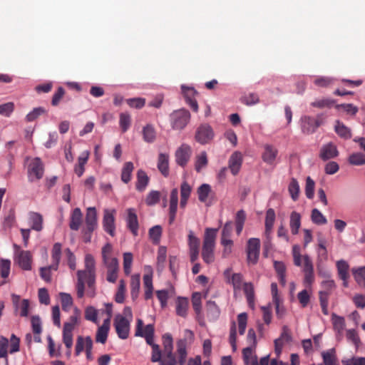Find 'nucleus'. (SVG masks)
I'll return each mask as SVG.
<instances>
[{"label":"nucleus","mask_w":365,"mask_h":365,"mask_svg":"<svg viewBox=\"0 0 365 365\" xmlns=\"http://www.w3.org/2000/svg\"><path fill=\"white\" fill-rule=\"evenodd\" d=\"M331 322L334 330L336 332V336L338 339H341L343 336V332L346 327L345 319L344 317L332 314Z\"/></svg>","instance_id":"nucleus-20"},{"label":"nucleus","mask_w":365,"mask_h":365,"mask_svg":"<svg viewBox=\"0 0 365 365\" xmlns=\"http://www.w3.org/2000/svg\"><path fill=\"white\" fill-rule=\"evenodd\" d=\"M136 336L146 337L154 335V326L148 324L143 327V322L140 319H137L135 334Z\"/></svg>","instance_id":"nucleus-24"},{"label":"nucleus","mask_w":365,"mask_h":365,"mask_svg":"<svg viewBox=\"0 0 365 365\" xmlns=\"http://www.w3.org/2000/svg\"><path fill=\"white\" fill-rule=\"evenodd\" d=\"M243 290L246 295L247 300L249 306L252 308H255V292L254 287L252 283H244Z\"/></svg>","instance_id":"nucleus-41"},{"label":"nucleus","mask_w":365,"mask_h":365,"mask_svg":"<svg viewBox=\"0 0 365 365\" xmlns=\"http://www.w3.org/2000/svg\"><path fill=\"white\" fill-rule=\"evenodd\" d=\"M233 231V226L232 221H227L225 222L222 228L220 241L224 240H232V235Z\"/></svg>","instance_id":"nucleus-48"},{"label":"nucleus","mask_w":365,"mask_h":365,"mask_svg":"<svg viewBox=\"0 0 365 365\" xmlns=\"http://www.w3.org/2000/svg\"><path fill=\"white\" fill-rule=\"evenodd\" d=\"M178 204V190L177 188H174L170 193V207H169V215H170V223H172L175 218L177 207Z\"/></svg>","instance_id":"nucleus-26"},{"label":"nucleus","mask_w":365,"mask_h":365,"mask_svg":"<svg viewBox=\"0 0 365 365\" xmlns=\"http://www.w3.org/2000/svg\"><path fill=\"white\" fill-rule=\"evenodd\" d=\"M207 317L211 320H215L219 317L220 311L214 302L208 301L207 303Z\"/></svg>","instance_id":"nucleus-46"},{"label":"nucleus","mask_w":365,"mask_h":365,"mask_svg":"<svg viewBox=\"0 0 365 365\" xmlns=\"http://www.w3.org/2000/svg\"><path fill=\"white\" fill-rule=\"evenodd\" d=\"M182 91L186 103L190 106L191 109L194 112H197L198 104L195 98L197 92L193 88L185 86H182Z\"/></svg>","instance_id":"nucleus-16"},{"label":"nucleus","mask_w":365,"mask_h":365,"mask_svg":"<svg viewBox=\"0 0 365 365\" xmlns=\"http://www.w3.org/2000/svg\"><path fill=\"white\" fill-rule=\"evenodd\" d=\"M292 337L287 328H284L280 336L274 340V351L279 356L282 352L283 346L291 341Z\"/></svg>","instance_id":"nucleus-21"},{"label":"nucleus","mask_w":365,"mask_h":365,"mask_svg":"<svg viewBox=\"0 0 365 365\" xmlns=\"http://www.w3.org/2000/svg\"><path fill=\"white\" fill-rule=\"evenodd\" d=\"M292 337L287 328H284L280 336L274 340V351L279 356L282 352L283 346L291 341Z\"/></svg>","instance_id":"nucleus-22"},{"label":"nucleus","mask_w":365,"mask_h":365,"mask_svg":"<svg viewBox=\"0 0 365 365\" xmlns=\"http://www.w3.org/2000/svg\"><path fill=\"white\" fill-rule=\"evenodd\" d=\"M320 155L323 160H329L336 157L338 151L336 145L331 143L324 145L321 150Z\"/></svg>","instance_id":"nucleus-33"},{"label":"nucleus","mask_w":365,"mask_h":365,"mask_svg":"<svg viewBox=\"0 0 365 365\" xmlns=\"http://www.w3.org/2000/svg\"><path fill=\"white\" fill-rule=\"evenodd\" d=\"M201 301H202V294L200 292H195L192 294V304L194 311L197 315H200L201 314L202 311V306H201Z\"/></svg>","instance_id":"nucleus-60"},{"label":"nucleus","mask_w":365,"mask_h":365,"mask_svg":"<svg viewBox=\"0 0 365 365\" xmlns=\"http://www.w3.org/2000/svg\"><path fill=\"white\" fill-rule=\"evenodd\" d=\"M336 268L338 274L341 280H343V284L344 287L348 286V278L349 277V266L344 259H341L336 262Z\"/></svg>","instance_id":"nucleus-27"},{"label":"nucleus","mask_w":365,"mask_h":365,"mask_svg":"<svg viewBox=\"0 0 365 365\" xmlns=\"http://www.w3.org/2000/svg\"><path fill=\"white\" fill-rule=\"evenodd\" d=\"M220 245L222 247V257L228 258L231 256L234 250V241L233 240H224L220 241Z\"/></svg>","instance_id":"nucleus-52"},{"label":"nucleus","mask_w":365,"mask_h":365,"mask_svg":"<svg viewBox=\"0 0 365 365\" xmlns=\"http://www.w3.org/2000/svg\"><path fill=\"white\" fill-rule=\"evenodd\" d=\"M115 209H105L103 211V225L104 230L111 236L115 234Z\"/></svg>","instance_id":"nucleus-13"},{"label":"nucleus","mask_w":365,"mask_h":365,"mask_svg":"<svg viewBox=\"0 0 365 365\" xmlns=\"http://www.w3.org/2000/svg\"><path fill=\"white\" fill-rule=\"evenodd\" d=\"M275 212L274 210L272 208H269L266 212V217H265V230H264V235L266 237V241L265 245H268V243L270 242L271 240V235L272 232V228L274 226V223L275 221Z\"/></svg>","instance_id":"nucleus-15"},{"label":"nucleus","mask_w":365,"mask_h":365,"mask_svg":"<svg viewBox=\"0 0 365 365\" xmlns=\"http://www.w3.org/2000/svg\"><path fill=\"white\" fill-rule=\"evenodd\" d=\"M225 276L228 278V281L230 283H231L235 289H240L244 283H243V279H242V276L240 274H233L231 277L230 278V270H226L225 272Z\"/></svg>","instance_id":"nucleus-40"},{"label":"nucleus","mask_w":365,"mask_h":365,"mask_svg":"<svg viewBox=\"0 0 365 365\" xmlns=\"http://www.w3.org/2000/svg\"><path fill=\"white\" fill-rule=\"evenodd\" d=\"M98 311L92 306H88L85 309V319L95 324H98Z\"/></svg>","instance_id":"nucleus-59"},{"label":"nucleus","mask_w":365,"mask_h":365,"mask_svg":"<svg viewBox=\"0 0 365 365\" xmlns=\"http://www.w3.org/2000/svg\"><path fill=\"white\" fill-rule=\"evenodd\" d=\"M301 120L302 132L306 134H310L314 133L322 123V115H318L317 118L304 116Z\"/></svg>","instance_id":"nucleus-12"},{"label":"nucleus","mask_w":365,"mask_h":365,"mask_svg":"<svg viewBox=\"0 0 365 365\" xmlns=\"http://www.w3.org/2000/svg\"><path fill=\"white\" fill-rule=\"evenodd\" d=\"M301 226V215L296 212H292L289 220V227L293 235H297Z\"/></svg>","instance_id":"nucleus-36"},{"label":"nucleus","mask_w":365,"mask_h":365,"mask_svg":"<svg viewBox=\"0 0 365 365\" xmlns=\"http://www.w3.org/2000/svg\"><path fill=\"white\" fill-rule=\"evenodd\" d=\"M106 267L107 269V281L111 283L115 282L118 275L119 264H113Z\"/></svg>","instance_id":"nucleus-53"},{"label":"nucleus","mask_w":365,"mask_h":365,"mask_svg":"<svg viewBox=\"0 0 365 365\" xmlns=\"http://www.w3.org/2000/svg\"><path fill=\"white\" fill-rule=\"evenodd\" d=\"M240 101L245 105L253 106L259 102V98L256 93H250L242 96L240 98Z\"/></svg>","instance_id":"nucleus-57"},{"label":"nucleus","mask_w":365,"mask_h":365,"mask_svg":"<svg viewBox=\"0 0 365 365\" xmlns=\"http://www.w3.org/2000/svg\"><path fill=\"white\" fill-rule=\"evenodd\" d=\"M85 269L78 270V272H83L84 277L88 278V286L89 290L87 295L90 297L95 296L94 282L96 277V262L94 257L91 254H86L84 259Z\"/></svg>","instance_id":"nucleus-2"},{"label":"nucleus","mask_w":365,"mask_h":365,"mask_svg":"<svg viewBox=\"0 0 365 365\" xmlns=\"http://www.w3.org/2000/svg\"><path fill=\"white\" fill-rule=\"evenodd\" d=\"M277 150L272 145L266 144L264 145L262 153L263 160H274L277 156Z\"/></svg>","instance_id":"nucleus-50"},{"label":"nucleus","mask_w":365,"mask_h":365,"mask_svg":"<svg viewBox=\"0 0 365 365\" xmlns=\"http://www.w3.org/2000/svg\"><path fill=\"white\" fill-rule=\"evenodd\" d=\"M292 255L294 264L297 267H304V256L301 255L300 247L299 245H294L292 247Z\"/></svg>","instance_id":"nucleus-62"},{"label":"nucleus","mask_w":365,"mask_h":365,"mask_svg":"<svg viewBox=\"0 0 365 365\" xmlns=\"http://www.w3.org/2000/svg\"><path fill=\"white\" fill-rule=\"evenodd\" d=\"M324 364L319 365H335L336 364V351L334 349H331L322 354Z\"/></svg>","instance_id":"nucleus-44"},{"label":"nucleus","mask_w":365,"mask_h":365,"mask_svg":"<svg viewBox=\"0 0 365 365\" xmlns=\"http://www.w3.org/2000/svg\"><path fill=\"white\" fill-rule=\"evenodd\" d=\"M25 168L29 182H36L43 178L44 166L41 161H29L25 165Z\"/></svg>","instance_id":"nucleus-7"},{"label":"nucleus","mask_w":365,"mask_h":365,"mask_svg":"<svg viewBox=\"0 0 365 365\" xmlns=\"http://www.w3.org/2000/svg\"><path fill=\"white\" fill-rule=\"evenodd\" d=\"M143 285L145 299H151L153 295V275L151 272L144 274Z\"/></svg>","instance_id":"nucleus-30"},{"label":"nucleus","mask_w":365,"mask_h":365,"mask_svg":"<svg viewBox=\"0 0 365 365\" xmlns=\"http://www.w3.org/2000/svg\"><path fill=\"white\" fill-rule=\"evenodd\" d=\"M82 222V212L79 208H75L71 216L70 227L71 230H77Z\"/></svg>","instance_id":"nucleus-39"},{"label":"nucleus","mask_w":365,"mask_h":365,"mask_svg":"<svg viewBox=\"0 0 365 365\" xmlns=\"http://www.w3.org/2000/svg\"><path fill=\"white\" fill-rule=\"evenodd\" d=\"M211 192V187L208 184H202L197 188L198 199L200 202H206Z\"/></svg>","instance_id":"nucleus-51"},{"label":"nucleus","mask_w":365,"mask_h":365,"mask_svg":"<svg viewBox=\"0 0 365 365\" xmlns=\"http://www.w3.org/2000/svg\"><path fill=\"white\" fill-rule=\"evenodd\" d=\"M77 278L78 282L76 284V289H77V295L78 297L82 298L84 296V289H85V280L88 278L84 277V272H77Z\"/></svg>","instance_id":"nucleus-49"},{"label":"nucleus","mask_w":365,"mask_h":365,"mask_svg":"<svg viewBox=\"0 0 365 365\" xmlns=\"http://www.w3.org/2000/svg\"><path fill=\"white\" fill-rule=\"evenodd\" d=\"M140 275L133 274L130 277V294L133 299L138 298L140 292Z\"/></svg>","instance_id":"nucleus-35"},{"label":"nucleus","mask_w":365,"mask_h":365,"mask_svg":"<svg viewBox=\"0 0 365 365\" xmlns=\"http://www.w3.org/2000/svg\"><path fill=\"white\" fill-rule=\"evenodd\" d=\"M148 177L143 170L138 172V180L136 182V189L140 192L143 191L148 183Z\"/></svg>","instance_id":"nucleus-54"},{"label":"nucleus","mask_w":365,"mask_h":365,"mask_svg":"<svg viewBox=\"0 0 365 365\" xmlns=\"http://www.w3.org/2000/svg\"><path fill=\"white\" fill-rule=\"evenodd\" d=\"M173 294V289L171 288L170 290L167 289H161L158 290L156 292L157 298L160 302V305L162 308H165L168 304V300L170 295Z\"/></svg>","instance_id":"nucleus-45"},{"label":"nucleus","mask_w":365,"mask_h":365,"mask_svg":"<svg viewBox=\"0 0 365 365\" xmlns=\"http://www.w3.org/2000/svg\"><path fill=\"white\" fill-rule=\"evenodd\" d=\"M46 113V110L43 107L35 108L26 116L27 122H32L35 120L40 115Z\"/></svg>","instance_id":"nucleus-63"},{"label":"nucleus","mask_w":365,"mask_h":365,"mask_svg":"<svg viewBox=\"0 0 365 365\" xmlns=\"http://www.w3.org/2000/svg\"><path fill=\"white\" fill-rule=\"evenodd\" d=\"M162 228L160 225H155L149 230V236L153 243L158 244L160 240Z\"/></svg>","instance_id":"nucleus-61"},{"label":"nucleus","mask_w":365,"mask_h":365,"mask_svg":"<svg viewBox=\"0 0 365 365\" xmlns=\"http://www.w3.org/2000/svg\"><path fill=\"white\" fill-rule=\"evenodd\" d=\"M14 261L21 269L30 270L31 269L32 255L29 251L22 250L17 245H14Z\"/></svg>","instance_id":"nucleus-6"},{"label":"nucleus","mask_w":365,"mask_h":365,"mask_svg":"<svg viewBox=\"0 0 365 365\" xmlns=\"http://www.w3.org/2000/svg\"><path fill=\"white\" fill-rule=\"evenodd\" d=\"M127 226L133 235L137 236L138 234V221L136 212L134 209L129 208L127 210Z\"/></svg>","instance_id":"nucleus-19"},{"label":"nucleus","mask_w":365,"mask_h":365,"mask_svg":"<svg viewBox=\"0 0 365 365\" xmlns=\"http://www.w3.org/2000/svg\"><path fill=\"white\" fill-rule=\"evenodd\" d=\"M143 138L147 143H153L156 138V130L151 124H147L142 130Z\"/></svg>","instance_id":"nucleus-38"},{"label":"nucleus","mask_w":365,"mask_h":365,"mask_svg":"<svg viewBox=\"0 0 365 365\" xmlns=\"http://www.w3.org/2000/svg\"><path fill=\"white\" fill-rule=\"evenodd\" d=\"M353 274L358 284L365 286V267L353 269Z\"/></svg>","instance_id":"nucleus-64"},{"label":"nucleus","mask_w":365,"mask_h":365,"mask_svg":"<svg viewBox=\"0 0 365 365\" xmlns=\"http://www.w3.org/2000/svg\"><path fill=\"white\" fill-rule=\"evenodd\" d=\"M146 343L151 346L152 354L150 360L152 362L155 363L160 360V356H161L162 351L160 346L154 342V335L144 337Z\"/></svg>","instance_id":"nucleus-29"},{"label":"nucleus","mask_w":365,"mask_h":365,"mask_svg":"<svg viewBox=\"0 0 365 365\" xmlns=\"http://www.w3.org/2000/svg\"><path fill=\"white\" fill-rule=\"evenodd\" d=\"M10 349H9V340L5 336H0V358L5 360L6 364H8V353H15L19 351L20 340L12 334L10 338Z\"/></svg>","instance_id":"nucleus-4"},{"label":"nucleus","mask_w":365,"mask_h":365,"mask_svg":"<svg viewBox=\"0 0 365 365\" xmlns=\"http://www.w3.org/2000/svg\"><path fill=\"white\" fill-rule=\"evenodd\" d=\"M311 220L313 223L317 225H323L327 223L325 216L317 208L312 210Z\"/></svg>","instance_id":"nucleus-47"},{"label":"nucleus","mask_w":365,"mask_h":365,"mask_svg":"<svg viewBox=\"0 0 365 365\" xmlns=\"http://www.w3.org/2000/svg\"><path fill=\"white\" fill-rule=\"evenodd\" d=\"M163 353L165 356L171 357L173 354V340L170 334L166 333L163 335Z\"/></svg>","instance_id":"nucleus-31"},{"label":"nucleus","mask_w":365,"mask_h":365,"mask_svg":"<svg viewBox=\"0 0 365 365\" xmlns=\"http://www.w3.org/2000/svg\"><path fill=\"white\" fill-rule=\"evenodd\" d=\"M260 251V240L252 237L248 240L247 245V262L249 264H255L259 259Z\"/></svg>","instance_id":"nucleus-9"},{"label":"nucleus","mask_w":365,"mask_h":365,"mask_svg":"<svg viewBox=\"0 0 365 365\" xmlns=\"http://www.w3.org/2000/svg\"><path fill=\"white\" fill-rule=\"evenodd\" d=\"M176 356L180 365H185L187 359V341L185 339H180L177 341Z\"/></svg>","instance_id":"nucleus-25"},{"label":"nucleus","mask_w":365,"mask_h":365,"mask_svg":"<svg viewBox=\"0 0 365 365\" xmlns=\"http://www.w3.org/2000/svg\"><path fill=\"white\" fill-rule=\"evenodd\" d=\"M131 320L127 319L122 314H118L114 319V327L118 336L121 339H126L130 333Z\"/></svg>","instance_id":"nucleus-8"},{"label":"nucleus","mask_w":365,"mask_h":365,"mask_svg":"<svg viewBox=\"0 0 365 365\" xmlns=\"http://www.w3.org/2000/svg\"><path fill=\"white\" fill-rule=\"evenodd\" d=\"M187 245L190 261L194 262L197 259L199 256L200 240L195 235L192 230H190L188 233Z\"/></svg>","instance_id":"nucleus-14"},{"label":"nucleus","mask_w":365,"mask_h":365,"mask_svg":"<svg viewBox=\"0 0 365 365\" xmlns=\"http://www.w3.org/2000/svg\"><path fill=\"white\" fill-rule=\"evenodd\" d=\"M31 228L36 231H41L43 228V217L38 212H30L29 216Z\"/></svg>","instance_id":"nucleus-34"},{"label":"nucleus","mask_w":365,"mask_h":365,"mask_svg":"<svg viewBox=\"0 0 365 365\" xmlns=\"http://www.w3.org/2000/svg\"><path fill=\"white\" fill-rule=\"evenodd\" d=\"M12 301L16 311L21 317H26L29 314V302L27 299L20 300L18 295H12Z\"/></svg>","instance_id":"nucleus-18"},{"label":"nucleus","mask_w":365,"mask_h":365,"mask_svg":"<svg viewBox=\"0 0 365 365\" xmlns=\"http://www.w3.org/2000/svg\"><path fill=\"white\" fill-rule=\"evenodd\" d=\"M86 229L89 232H93L98 225L97 212L95 207H88L86 216Z\"/></svg>","instance_id":"nucleus-23"},{"label":"nucleus","mask_w":365,"mask_h":365,"mask_svg":"<svg viewBox=\"0 0 365 365\" xmlns=\"http://www.w3.org/2000/svg\"><path fill=\"white\" fill-rule=\"evenodd\" d=\"M102 259L105 267L118 264V261L113 255V247L110 243H106L102 248Z\"/></svg>","instance_id":"nucleus-17"},{"label":"nucleus","mask_w":365,"mask_h":365,"mask_svg":"<svg viewBox=\"0 0 365 365\" xmlns=\"http://www.w3.org/2000/svg\"><path fill=\"white\" fill-rule=\"evenodd\" d=\"M334 130L337 135H339L340 137L344 139H349L351 137L350 129L347 128L343 123H341L339 120H337L336 122Z\"/></svg>","instance_id":"nucleus-43"},{"label":"nucleus","mask_w":365,"mask_h":365,"mask_svg":"<svg viewBox=\"0 0 365 365\" xmlns=\"http://www.w3.org/2000/svg\"><path fill=\"white\" fill-rule=\"evenodd\" d=\"M303 272L304 273V285L306 288L311 289L312 284L314 281V266L311 258L307 255L304 257Z\"/></svg>","instance_id":"nucleus-11"},{"label":"nucleus","mask_w":365,"mask_h":365,"mask_svg":"<svg viewBox=\"0 0 365 365\" xmlns=\"http://www.w3.org/2000/svg\"><path fill=\"white\" fill-rule=\"evenodd\" d=\"M214 137V132L212 127L207 123L201 124L196 130L195 140L201 143H208Z\"/></svg>","instance_id":"nucleus-10"},{"label":"nucleus","mask_w":365,"mask_h":365,"mask_svg":"<svg viewBox=\"0 0 365 365\" xmlns=\"http://www.w3.org/2000/svg\"><path fill=\"white\" fill-rule=\"evenodd\" d=\"M190 118L189 110L185 108L175 110L169 116L170 126L175 130H182L189 123Z\"/></svg>","instance_id":"nucleus-3"},{"label":"nucleus","mask_w":365,"mask_h":365,"mask_svg":"<svg viewBox=\"0 0 365 365\" xmlns=\"http://www.w3.org/2000/svg\"><path fill=\"white\" fill-rule=\"evenodd\" d=\"M119 125L123 133H125L131 125V118L128 113H121L119 116Z\"/></svg>","instance_id":"nucleus-56"},{"label":"nucleus","mask_w":365,"mask_h":365,"mask_svg":"<svg viewBox=\"0 0 365 365\" xmlns=\"http://www.w3.org/2000/svg\"><path fill=\"white\" fill-rule=\"evenodd\" d=\"M288 190L292 199L294 201L297 200L299 195L300 188L299 185L296 179L292 178L291 180L288 187Z\"/></svg>","instance_id":"nucleus-55"},{"label":"nucleus","mask_w":365,"mask_h":365,"mask_svg":"<svg viewBox=\"0 0 365 365\" xmlns=\"http://www.w3.org/2000/svg\"><path fill=\"white\" fill-rule=\"evenodd\" d=\"M61 257V244L56 242L53 245L51 250L52 264L51 267L54 271L58 268L60 259Z\"/></svg>","instance_id":"nucleus-32"},{"label":"nucleus","mask_w":365,"mask_h":365,"mask_svg":"<svg viewBox=\"0 0 365 365\" xmlns=\"http://www.w3.org/2000/svg\"><path fill=\"white\" fill-rule=\"evenodd\" d=\"M79 317L78 309H75V314L70 317L69 320L64 324L63 329V341L67 349L73 346V330L78 324Z\"/></svg>","instance_id":"nucleus-5"},{"label":"nucleus","mask_w":365,"mask_h":365,"mask_svg":"<svg viewBox=\"0 0 365 365\" xmlns=\"http://www.w3.org/2000/svg\"><path fill=\"white\" fill-rule=\"evenodd\" d=\"M133 168L131 162H128L125 164L121 173V180L125 183H128L130 180Z\"/></svg>","instance_id":"nucleus-58"},{"label":"nucleus","mask_w":365,"mask_h":365,"mask_svg":"<svg viewBox=\"0 0 365 365\" xmlns=\"http://www.w3.org/2000/svg\"><path fill=\"white\" fill-rule=\"evenodd\" d=\"M188 300L185 297H178L176 300V314L182 317H185L187 314Z\"/></svg>","instance_id":"nucleus-37"},{"label":"nucleus","mask_w":365,"mask_h":365,"mask_svg":"<svg viewBox=\"0 0 365 365\" xmlns=\"http://www.w3.org/2000/svg\"><path fill=\"white\" fill-rule=\"evenodd\" d=\"M192 149L190 145L182 144L175 152L177 160H188L191 157Z\"/></svg>","instance_id":"nucleus-42"},{"label":"nucleus","mask_w":365,"mask_h":365,"mask_svg":"<svg viewBox=\"0 0 365 365\" xmlns=\"http://www.w3.org/2000/svg\"><path fill=\"white\" fill-rule=\"evenodd\" d=\"M217 228H206L205 230L202 257L203 261L207 264L212 263L215 260V248L216 245V237Z\"/></svg>","instance_id":"nucleus-1"},{"label":"nucleus","mask_w":365,"mask_h":365,"mask_svg":"<svg viewBox=\"0 0 365 365\" xmlns=\"http://www.w3.org/2000/svg\"><path fill=\"white\" fill-rule=\"evenodd\" d=\"M255 346L246 347L242 350L243 360L245 365H259L257 357L255 354Z\"/></svg>","instance_id":"nucleus-28"}]
</instances>
